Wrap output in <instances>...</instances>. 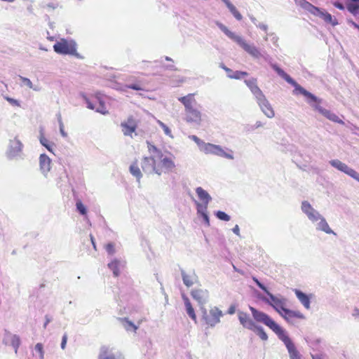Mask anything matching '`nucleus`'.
<instances>
[{"label":"nucleus","mask_w":359,"mask_h":359,"mask_svg":"<svg viewBox=\"0 0 359 359\" xmlns=\"http://www.w3.org/2000/svg\"><path fill=\"white\" fill-rule=\"evenodd\" d=\"M250 310L254 320L257 323H261L269 327L285 345L290 359H302L299 352L297 351L294 344L287 334L285 330L277 324L266 313L258 311L252 306H250Z\"/></svg>","instance_id":"1"},{"label":"nucleus","mask_w":359,"mask_h":359,"mask_svg":"<svg viewBox=\"0 0 359 359\" xmlns=\"http://www.w3.org/2000/svg\"><path fill=\"white\" fill-rule=\"evenodd\" d=\"M141 166L144 172L160 175L172 171L175 164L171 157L160 154L158 156L143 158Z\"/></svg>","instance_id":"2"},{"label":"nucleus","mask_w":359,"mask_h":359,"mask_svg":"<svg viewBox=\"0 0 359 359\" xmlns=\"http://www.w3.org/2000/svg\"><path fill=\"white\" fill-rule=\"evenodd\" d=\"M194 93H189L185 96L181 97L178 100L184 106L185 121L189 123L201 124L202 121L201 112L196 108V100L194 98Z\"/></svg>","instance_id":"3"},{"label":"nucleus","mask_w":359,"mask_h":359,"mask_svg":"<svg viewBox=\"0 0 359 359\" xmlns=\"http://www.w3.org/2000/svg\"><path fill=\"white\" fill-rule=\"evenodd\" d=\"M220 29L231 39L236 42L241 47H242L247 53L250 55L258 57L260 55V53L258 49L250 45L241 36L236 35L233 32H231L226 26L222 24L219 25Z\"/></svg>","instance_id":"4"},{"label":"nucleus","mask_w":359,"mask_h":359,"mask_svg":"<svg viewBox=\"0 0 359 359\" xmlns=\"http://www.w3.org/2000/svg\"><path fill=\"white\" fill-rule=\"evenodd\" d=\"M55 52L60 55H72L78 56L76 43L73 40L61 39L53 46Z\"/></svg>","instance_id":"5"},{"label":"nucleus","mask_w":359,"mask_h":359,"mask_svg":"<svg viewBox=\"0 0 359 359\" xmlns=\"http://www.w3.org/2000/svg\"><path fill=\"white\" fill-rule=\"evenodd\" d=\"M273 69L275 71L280 75L282 78H283L286 81L289 83H291L294 86V90L297 93H299L303 95H304L307 99H311L312 101L317 102V97L313 95L312 93L307 91L303 87L297 84L287 73H285L282 69L278 67L276 65L273 66Z\"/></svg>","instance_id":"6"},{"label":"nucleus","mask_w":359,"mask_h":359,"mask_svg":"<svg viewBox=\"0 0 359 359\" xmlns=\"http://www.w3.org/2000/svg\"><path fill=\"white\" fill-rule=\"evenodd\" d=\"M273 69L275 71L280 75L282 78H283L286 81L289 83H291L294 86V90L297 93H299L303 95H304L307 99H311L312 101L317 102V97L313 95L312 93L307 91L303 87L297 84L287 73H285L282 69L278 67L276 65L273 66Z\"/></svg>","instance_id":"7"},{"label":"nucleus","mask_w":359,"mask_h":359,"mask_svg":"<svg viewBox=\"0 0 359 359\" xmlns=\"http://www.w3.org/2000/svg\"><path fill=\"white\" fill-rule=\"evenodd\" d=\"M87 107L90 109L95 110L102 114H107L109 113L106 107L105 102L101 96L95 95L89 98H86Z\"/></svg>","instance_id":"8"},{"label":"nucleus","mask_w":359,"mask_h":359,"mask_svg":"<svg viewBox=\"0 0 359 359\" xmlns=\"http://www.w3.org/2000/svg\"><path fill=\"white\" fill-rule=\"evenodd\" d=\"M121 127L125 136L132 137L138 127V121L133 116L130 115L126 121L121 123Z\"/></svg>","instance_id":"9"},{"label":"nucleus","mask_w":359,"mask_h":359,"mask_svg":"<svg viewBox=\"0 0 359 359\" xmlns=\"http://www.w3.org/2000/svg\"><path fill=\"white\" fill-rule=\"evenodd\" d=\"M269 298L264 299L269 305H271L279 314L285 309V302L284 299H279L269 292L268 294Z\"/></svg>","instance_id":"10"},{"label":"nucleus","mask_w":359,"mask_h":359,"mask_svg":"<svg viewBox=\"0 0 359 359\" xmlns=\"http://www.w3.org/2000/svg\"><path fill=\"white\" fill-rule=\"evenodd\" d=\"M317 102H315V104L313 106V108L318 111L322 115H323L325 117L328 118L329 120L339 123H343V121L334 113H332L330 111L323 109L319 105V103L320 102V100L318 98ZM309 102H312L311 99H308ZM314 102V101H313Z\"/></svg>","instance_id":"11"},{"label":"nucleus","mask_w":359,"mask_h":359,"mask_svg":"<svg viewBox=\"0 0 359 359\" xmlns=\"http://www.w3.org/2000/svg\"><path fill=\"white\" fill-rule=\"evenodd\" d=\"M201 150L207 154H215L217 156L231 158V156L227 155L219 146L211 143L203 144V147H201Z\"/></svg>","instance_id":"12"},{"label":"nucleus","mask_w":359,"mask_h":359,"mask_svg":"<svg viewBox=\"0 0 359 359\" xmlns=\"http://www.w3.org/2000/svg\"><path fill=\"white\" fill-rule=\"evenodd\" d=\"M222 316V313L217 308L210 309L209 314L205 316L206 324L212 327L218 323L220 318Z\"/></svg>","instance_id":"13"},{"label":"nucleus","mask_w":359,"mask_h":359,"mask_svg":"<svg viewBox=\"0 0 359 359\" xmlns=\"http://www.w3.org/2000/svg\"><path fill=\"white\" fill-rule=\"evenodd\" d=\"M288 323H293L294 319H304V315L299 311L285 309L280 314Z\"/></svg>","instance_id":"14"},{"label":"nucleus","mask_w":359,"mask_h":359,"mask_svg":"<svg viewBox=\"0 0 359 359\" xmlns=\"http://www.w3.org/2000/svg\"><path fill=\"white\" fill-rule=\"evenodd\" d=\"M302 210L305 214H306L309 219L313 222H316L320 218V215L316 211L307 201L302 202Z\"/></svg>","instance_id":"15"},{"label":"nucleus","mask_w":359,"mask_h":359,"mask_svg":"<svg viewBox=\"0 0 359 359\" xmlns=\"http://www.w3.org/2000/svg\"><path fill=\"white\" fill-rule=\"evenodd\" d=\"M238 320L240 323L243 325V327L247 328L250 330H255L256 324L255 322L250 318L249 315L243 311H239L238 313Z\"/></svg>","instance_id":"16"},{"label":"nucleus","mask_w":359,"mask_h":359,"mask_svg":"<svg viewBox=\"0 0 359 359\" xmlns=\"http://www.w3.org/2000/svg\"><path fill=\"white\" fill-rule=\"evenodd\" d=\"M245 83L250 89L252 94L255 96L257 100L264 96L262 91L257 86V81L256 79L252 78L250 79L245 80Z\"/></svg>","instance_id":"17"},{"label":"nucleus","mask_w":359,"mask_h":359,"mask_svg":"<svg viewBox=\"0 0 359 359\" xmlns=\"http://www.w3.org/2000/svg\"><path fill=\"white\" fill-rule=\"evenodd\" d=\"M330 163L337 170L344 172L351 177H355L356 175V171L355 170L349 168L346 164L339 160H332Z\"/></svg>","instance_id":"18"},{"label":"nucleus","mask_w":359,"mask_h":359,"mask_svg":"<svg viewBox=\"0 0 359 359\" xmlns=\"http://www.w3.org/2000/svg\"><path fill=\"white\" fill-rule=\"evenodd\" d=\"M257 102L262 111L267 117L273 118L275 116L274 111L265 96L258 100Z\"/></svg>","instance_id":"19"},{"label":"nucleus","mask_w":359,"mask_h":359,"mask_svg":"<svg viewBox=\"0 0 359 359\" xmlns=\"http://www.w3.org/2000/svg\"><path fill=\"white\" fill-rule=\"evenodd\" d=\"M192 297L196 300L199 304H204L208 299L207 290H203L201 289L193 290L191 292Z\"/></svg>","instance_id":"20"},{"label":"nucleus","mask_w":359,"mask_h":359,"mask_svg":"<svg viewBox=\"0 0 359 359\" xmlns=\"http://www.w3.org/2000/svg\"><path fill=\"white\" fill-rule=\"evenodd\" d=\"M99 359H121V354H116L108 347L101 348Z\"/></svg>","instance_id":"21"},{"label":"nucleus","mask_w":359,"mask_h":359,"mask_svg":"<svg viewBox=\"0 0 359 359\" xmlns=\"http://www.w3.org/2000/svg\"><path fill=\"white\" fill-rule=\"evenodd\" d=\"M196 192L201 202L203 204V209L206 210L208 205L211 200V197L209 194L204 190L202 187H198L196 189Z\"/></svg>","instance_id":"22"},{"label":"nucleus","mask_w":359,"mask_h":359,"mask_svg":"<svg viewBox=\"0 0 359 359\" xmlns=\"http://www.w3.org/2000/svg\"><path fill=\"white\" fill-rule=\"evenodd\" d=\"M22 148V144L18 140H11L10 142V147L8 150V156L12 158L18 153L20 152Z\"/></svg>","instance_id":"23"},{"label":"nucleus","mask_w":359,"mask_h":359,"mask_svg":"<svg viewBox=\"0 0 359 359\" xmlns=\"http://www.w3.org/2000/svg\"><path fill=\"white\" fill-rule=\"evenodd\" d=\"M296 4L311 14H316L319 11V8L313 6L306 0H294Z\"/></svg>","instance_id":"24"},{"label":"nucleus","mask_w":359,"mask_h":359,"mask_svg":"<svg viewBox=\"0 0 359 359\" xmlns=\"http://www.w3.org/2000/svg\"><path fill=\"white\" fill-rule=\"evenodd\" d=\"M313 15L320 17L326 23L331 24L332 26L338 25L337 20L335 18L334 19L331 14L327 12H323L320 8L317 13Z\"/></svg>","instance_id":"25"},{"label":"nucleus","mask_w":359,"mask_h":359,"mask_svg":"<svg viewBox=\"0 0 359 359\" xmlns=\"http://www.w3.org/2000/svg\"><path fill=\"white\" fill-rule=\"evenodd\" d=\"M182 299L184 302V305L186 307V311L189 316L195 322L196 321V315L195 313L194 309L191 305V303L189 298L184 295L182 294Z\"/></svg>","instance_id":"26"},{"label":"nucleus","mask_w":359,"mask_h":359,"mask_svg":"<svg viewBox=\"0 0 359 359\" xmlns=\"http://www.w3.org/2000/svg\"><path fill=\"white\" fill-rule=\"evenodd\" d=\"M40 168L43 172H47L50 170V158L46 154H41L39 158Z\"/></svg>","instance_id":"27"},{"label":"nucleus","mask_w":359,"mask_h":359,"mask_svg":"<svg viewBox=\"0 0 359 359\" xmlns=\"http://www.w3.org/2000/svg\"><path fill=\"white\" fill-rule=\"evenodd\" d=\"M295 294L303 306L306 309H310V297L299 290H295Z\"/></svg>","instance_id":"28"},{"label":"nucleus","mask_w":359,"mask_h":359,"mask_svg":"<svg viewBox=\"0 0 359 359\" xmlns=\"http://www.w3.org/2000/svg\"><path fill=\"white\" fill-rule=\"evenodd\" d=\"M222 69L227 73H232V74H229V77L231 79H241L243 76H247L248 74L246 72H241V71H236L234 72H232V70L225 66H222Z\"/></svg>","instance_id":"29"},{"label":"nucleus","mask_w":359,"mask_h":359,"mask_svg":"<svg viewBox=\"0 0 359 359\" xmlns=\"http://www.w3.org/2000/svg\"><path fill=\"white\" fill-rule=\"evenodd\" d=\"M320 222L318 223V229L325 232L326 233H333L335 235V233L330 228L326 220L320 216Z\"/></svg>","instance_id":"30"},{"label":"nucleus","mask_w":359,"mask_h":359,"mask_svg":"<svg viewBox=\"0 0 359 359\" xmlns=\"http://www.w3.org/2000/svg\"><path fill=\"white\" fill-rule=\"evenodd\" d=\"M130 172L138 180H140L142 176L140 169L139 168L138 163H137V161H135L130 165Z\"/></svg>","instance_id":"31"},{"label":"nucleus","mask_w":359,"mask_h":359,"mask_svg":"<svg viewBox=\"0 0 359 359\" xmlns=\"http://www.w3.org/2000/svg\"><path fill=\"white\" fill-rule=\"evenodd\" d=\"M109 268L113 271L115 276L119 275V262L114 259L108 264Z\"/></svg>","instance_id":"32"},{"label":"nucleus","mask_w":359,"mask_h":359,"mask_svg":"<svg viewBox=\"0 0 359 359\" xmlns=\"http://www.w3.org/2000/svg\"><path fill=\"white\" fill-rule=\"evenodd\" d=\"M41 144L44 146L49 151H53V143L50 142L47 138L41 135L40 137Z\"/></svg>","instance_id":"33"},{"label":"nucleus","mask_w":359,"mask_h":359,"mask_svg":"<svg viewBox=\"0 0 359 359\" xmlns=\"http://www.w3.org/2000/svg\"><path fill=\"white\" fill-rule=\"evenodd\" d=\"M182 280L184 285L187 287H191L194 284V281L191 277L184 272L182 273Z\"/></svg>","instance_id":"34"},{"label":"nucleus","mask_w":359,"mask_h":359,"mask_svg":"<svg viewBox=\"0 0 359 359\" xmlns=\"http://www.w3.org/2000/svg\"><path fill=\"white\" fill-rule=\"evenodd\" d=\"M255 331H257V333L261 339H262L264 341L267 340V339H268L267 334L265 332V331L264 330V329L262 327L256 325V328H255Z\"/></svg>","instance_id":"35"},{"label":"nucleus","mask_w":359,"mask_h":359,"mask_svg":"<svg viewBox=\"0 0 359 359\" xmlns=\"http://www.w3.org/2000/svg\"><path fill=\"white\" fill-rule=\"evenodd\" d=\"M127 88L135 90H144V88L142 82H138L137 83L133 84H127L126 86Z\"/></svg>","instance_id":"36"},{"label":"nucleus","mask_w":359,"mask_h":359,"mask_svg":"<svg viewBox=\"0 0 359 359\" xmlns=\"http://www.w3.org/2000/svg\"><path fill=\"white\" fill-rule=\"evenodd\" d=\"M34 350L39 353L40 359L44 358V349L41 343H37L34 346Z\"/></svg>","instance_id":"37"},{"label":"nucleus","mask_w":359,"mask_h":359,"mask_svg":"<svg viewBox=\"0 0 359 359\" xmlns=\"http://www.w3.org/2000/svg\"><path fill=\"white\" fill-rule=\"evenodd\" d=\"M77 210L83 215H86L87 210L85 205L81 201H78L76 203Z\"/></svg>","instance_id":"38"},{"label":"nucleus","mask_w":359,"mask_h":359,"mask_svg":"<svg viewBox=\"0 0 359 359\" xmlns=\"http://www.w3.org/2000/svg\"><path fill=\"white\" fill-rule=\"evenodd\" d=\"M148 149L150 153H154L156 155L154 156H158L160 154H163L161 151L158 149L154 145L149 144L148 145Z\"/></svg>","instance_id":"39"},{"label":"nucleus","mask_w":359,"mask_h":359,"mask_svg":"<svg viewBox=\"0 0 359 359\" xmlns=\"http://www.w3.org/2000/svg\"><path fill=\"white\" fill-rule=\"evenodd\" d=\"M157 123L162 128L165 135L170 137L172 136L171 130L164 123L159 120L157 121Z\"/></svg>","instance_id":"40"},{"label":"nucleus","mask_w":359,"mask_h":359,"mask_svg":"<svg viewBox=\"0 0 359 359\" xmlns=\"http://www.w3.org/2000/svg\"><path fill=\"white\" fill-rule=\"evenodd\" d=\"M216 215L221 220H223V221H229L230 220V217L227 214H226L224 212L218 211L216 213Z\"/></svg>","instance_id":"41"},{"label":"nucleus","mask_w":359,"mask_h":359,"mask_svg":"<svg viewBox=\"0 0 359 359\" xmlns=\"http://www.w3.org/2000/svg\"><path fill=\"white\" fill-rule=\"evenodd\" d=\"M196 205H197V210H198V212L199 213H201L203 217L204 218L205 221L208 223L209 222V218H208V215L204 212H202L201 211V209H202V205L198 202H196Z\"/></svg>","instance_id":"42"},{"label":"nucleus","mask_w":359,"mask_h":359,"mask_svg":"<svg viewBox=\"0 0 359 359\" xmlns=\"http://www.w3.org/2000/svg\"><path fill=\"white\" fill-rule=\"evenodd\" d=\"M12 344H13V346L15 347V353H17L18 348V347L20 346V338L18 336L14 335L13 337Z\"/></svg>","instance_id":"43"},{"label":"nucleus","mask_w":359,"mask_h":359,"mask_svg":"<svg viewBox=\"0 0 359 359\" xmlns=\"http://www.w3.org/2000/svg\"><path fill=\"white\" fill-rule=\"evenodd\" d=\"M105 249L107 252L110 255H113L115 252L114 245L111 243L107 244L105 246Z\"/></svg>","instance_id":"44"},{"label":"nucleus","mask_w":359,"mask_h":359,"mask_svg":"<svg viewBox=\"0 0 359 359\" xmlns=\"http://www.w3.org/2000/svg\"><path fill=\"white\" fill-rule=\"evenodd\" d=\"M191 139L194 140L198 146H201V147H203V144H205L196 135L191 136Z\"/></svg>","instance_id":"45"},{"label":"nucleus","mask_w":359,"mask_h":359,"mask_svg":"<svg viewBox=\"0 0 359 359\" xmlns=\"http://www.w3.org/2000/svg\"><path fill=\"white\" fill-rule=\"evenodd\" d=\"M5 99L12 105L20 107V103L18 100L9 97H6Z\"/></svg>","instance_id":"46"},{"label":"nucleus","mask_w":359,"mask_h":359,"mask_svg":"<svg viewBox=\"0 0 359 359\" xmlns=\"http://www.w3.org/2000/svg\"><path fill=\"white\" fill-rule=\"evenodd\" d=\"M20 79L22 80V81L24 83L25 85H26L27 86H28L30 88H32V83L29 79L20 76Z\"/></svg>","instance_id":"47"},{"label":"nucleus","mask_w":359,"mask_h":359,"mask_svg":"<svg viewBox=\"0 0 359 359\" xmlns=\"http://www.w3.org/2000/svg\"><path fill=\"white\" fill-rule=\"evenodd\" d=\"M67 335L66 334H65L63 335V337H62V342H61V348L62 349L65 348L66 344H67Z\"/></svg>","instance_id":"48"},{"label":"nucleus","mask_w":359,"mask_h":359,"mask_svg":"<svg viewBox=\"0 0 359 359\" xmlns=\"http://www.w3.org/2000/svg\"><path fill=\"white\" fill-rule=\"evenodd\" d=\"M233 16L238 20H241L242 19V15L241 14L239 13V11L236 9L233 12L231 13Z\"/></svg>","instance_id":"49"},{"label":"nucleus","mask_w":359,"mask_h":359,"mask_svg":"<svg viewBox=\"0 0 359 359\" xmlns=\"http://www.w3.org/2000/svg\"><path fill=\"white\" fill-rule=\"evenodd\" d=\"M257 286L261 288L264 292H266V294H268L270 292L267 290V288L260 282H259L257 284Z\"/></svg>","instance_id":"50"},{"label":"nucleus","mask_w":359,"mask_h":359,"mask_svg":"<svg viewBox=\"0 0 359 359\" xmlns=\"http://www.w3.org/2000/svg\"><path fill=\"white\" fill-rule=\"evenodd\" d=\"M333 5H334V6H335L336 8H337L339 10L344 9V5L341 3H339L338 1L333 2Z\"/></svg>","instance_id":"51"},{"label":"nucleus","mask_w":359,"mask_h":359,"mask_svg":"<svg viewBox=\"0 0 359 359\" xmlns=\"http://www.w3.org/2000/svg\"><path fill=\"white\" fill-rule=\"evenodd\" d=\"M312 358L313 359H326V357L325 355H323V354H316V355H312Z\"/></svg>","instance_id":"52"},{"label":"nucleus","mask_w":359,"mask_h":359,"mask_svg":"<svg viewBox=\"0 0 359 359\" xmlns=\"http://www.w3.org/2000/svg\"><path fill=\"white\" fill-rule=\"evenodd\" d=\"M235 311H236V306L234 305H231L229 308L227 313L230 315H232L235 313Z\"/></svg>","instance_id":"53"},{"label":"nucleus","mask_w":359,"mask_h":359,"mask_svg":"<svg viewBox=\"0 0 359 359\" xmlns=\"http://www.w3.org/2000/svg\"><path fill=\"white\" fill-rule=\"evenodd\" d=\"M46 7L48 8L55 9V8H57L58 7V4H55V3H51V4H47Z\"/></svg>","instance_id":"54"},{"label":"nucleus","mask_w":359,"mask_h":359,"mask_svg":"<svg viewBox=\"0 0 359 359\" xmlns=\"http://www.w3.org/2000/svg\"><path fill=\"white\" fill-rule=\"evenodd\" d=\"M126 322H127L128 326L133 329L134 332L137 331V327L135 325H134L132 322H130L129 320H126Z\"/></svg>","instance_id":"55"},{"label":"nucleus","mask_w":359,"mask_h":359,"mask_svg":"<svg viewBox=\"0 0 359 359\" xmlns=\"http://www.w3.org/2000/svg\"><path fill=\"white\" fill-rule=\"evenodd\" d=\"M227 7L231 11V13L233 12L236 9V8L231 3L228 4Z\"/></svg>","instance_id":"56"},{"label":"nucleus","mask_w":359,"mask_h":359,"mask_svg":"<svg viewBox=\"0 0 359 359\" xmlns=\"http://www.w3.org/2000/svg\"><path fill=\"white\" fill-rule=\"evenodd\" d=\"M227 7L231 11V13L233 12L236 9V8L231 3L228 4Z\"/></svg>","instance_id":"57"},{"label":"nucleus","mask_w":359,"mask_h":359,"mask_svg":"<svg viewBox=\"0 0 359 359\" xmlns=\"http://www.w3.org/2000/svg\"><path fill=\"white\" fill-rule=\"evenodd\" d=\"M233 231L236 234H237V235H238V234H239V228H238V225H236V226L233 229Z\"/></svg>","instance_id":"58"},{"label":"nucleus","mask_w":359,"mask_h":359,"mask_svg":"<svg viewBox=\"0 0 359 359\" xmlns=\"http://www.w3.org/2000/svg\"><path fill=\"white\" fill-rule=\"evenodd\" d=\"M90 240H91V242H92V244L93 245V248L95 250H96V246H95V241H94V238L92 235H90Z\"/></svg>","instance_id":"59"},{"label":"nucleus","mask_w":359,"mask_h":359,"mask_svg":"<svg viewBox=\"0 0 359 359\" xmlns=\"http://www.w3.org/2000/svg\"><path fill=\"white\" fill-rule=\"evenodd\" d=\"M90 240H91V242H92V244L93 245V248L95 250H96V246H95V241H94V238L92 235H90Z\"/></svg>","instance_id":"60"},{"label":"nucleus","mask_w":359,"mask_h":359,"mask_svg":"<svg viewBox=\"0 0 359 359\" xmlns=\"http://www.w3.org/2000/svg\"><path fill=\"white\" fill-rule=\"evenodd\" d=\"M60 132L63 137H67V134L64 131L62 127H60Z\"/></svg>","instance_id":"61"},{"label":"nucleus","mask_w":359,"mask_h":359,"mask_svg":"<svg viewBox=\"0 0 359 359\" xmlns=\"http://www.w3.org/2000/svg\"><path fill=\"white\" fill-rule=\"evenodd\" d=\"M352 177L359 182V174L357 172L355 176Z\"/></svg>","instance_id":"62"},{"label":"nucleus","mask_w":359,"mask_h":359,"mask_svg":"<svg viewBox=\"0 0 359 359\" xmlns=\"http://www.w3.org/2000/svg\"><path fill=\"white\" fill-rule=\"evenodd\" d=\"M262 126V124L261 122L258 121V122L256 123V128H259V127H260Z\"/></svg>","instance_id":"63"},{"label":"nucleus","mask_w":359,"mask_h":359,"mask_svg":"<svg viewBox=\"0 0 359 359\" xmlns=\"http://www.w3.org/2000/svg\"><path fill=\"white\" fill-rule=\"evenodd\" d=\"M222 1L225 3L226 6H228V4H231V2L229 0H222Z\"/></svg>","instance_id":"64"}]
</instances>
